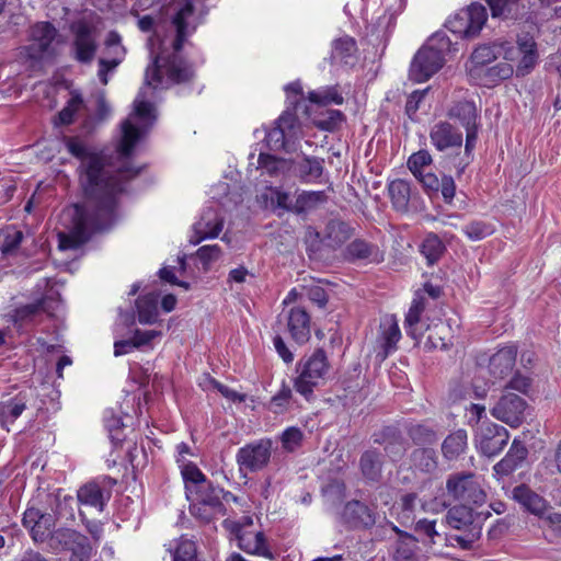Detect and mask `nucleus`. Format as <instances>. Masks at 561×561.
<instances>
[{"label":"nucleus","mask_w":561,"mask_h":561,"mask_svg":"<svg viewBox=\"0 0 561 561\" xmlns=\"http://www.w3.org/2000/svg\"><path fill=\"white\" fill-rule=\"evenodd\" d=\"M505 43L482 44L478 46L471 54L470 67H485L493 62L504 51Z\"/></svg>","instance_id":"e433bc0d"},{"label":"nucleus","mask_w":561,"mask_h":561,"mask_svg":"<svg viewBox=\"0 0 561 561\" xmlns=\"http://www.w3.org/2000/svg\"><path fill=\"white\" fill-rule=\"evenodd\" d=\"M295 140L277 124L265 135V142L271 150H286Z\"/></svg>","instance_id":"bf43d9fd"},{"label":"nucleus","mask_w":561,"mask_h":561,"mask_svg":"<svg viewBox=\"0 0 561 561\" xmlns=\"http://www.w3.org/2000/svg\"><path fill=\"white\" fill-rule=\"evenodd\" d=\"M448 116L457 119L463 128L477 126L478 111L474 102L459 101L455 103L448 111Z\"/></svg>","instance_id":"4c0bfd02"},{"label":"nucleus","mask_w":561,"mask_h":561,"mask_svg":"<svg viewBox=\"0 0 561 561\" xmlns=\"http://www.w3.org/2000/svg\"><path fill=\"white\" fill-rule=\"evenodd\" d=\"M400 337L401 331L394 320L390 319L382 322L380 324V346L382 352H379L377 356L385 359L390 352L396 350Z\"/></svg>","instance_id":"c9c22d12"},{"label":"nucleus","mask_w":561,"mask_h":561,"mask_svg":"<svg viewBox=\"0 0 561 561\" xmlns=\"http://www.w3.org/2000/svg\"><path fill=\"white\" fill-rule=\"evenodd\" d=\"M343 257L350 263L366 261L368 263H380L383 255L377 244L370 243L364 239H354L343 250Z\"/></svg>","instance_id":"aec40b11"},{"label":"nucleus","mask_w":561,"mask_h":561,"mask_svg":"<svg viewBox=\"0 0 561 561\" xmlns=\"http://www.w3.org/2000/svg\"><path fill=\"white\" fill-rule=\"evenodd\" d=\"M445 251V244L434 232H428L420 245V252L425 256L427 265L437 263Z\"/></svg>","instance_id":"a18cd8bd"},{"label":"nucleus","mask_w":561,"mask_h":561,"mask_svg":"<svg viewBox=\"0 0 561 561\" xmlns=\"http://www.w3.org/2000/svg\"><path fill=\"white\" fill-rule=\"evenodd\" d=\"M298 112L299 111H295L293 106L287 105V108L275 122V124H277L282 129H284L285 133L294 140L297 138L298 133L300 130V124L297 116Z\"/></svg>","instance_id":"4d7b16f0"},{"label":"nucleus","mask_w":561,"mask_h":561,"mask_svg":"<svg viewBox=\"0 0 561 561\" xmlns=\"http://www.w3.org/2000/svg\"><path fill=\"white\" fill-rule=\"evenodd\" d=\"M290 171L302 183H318L324 171V160L304 154L301 159L290 161Z\"/></svg>","instance_id":"4be33fe9"},{"label":"nucleus","mask_w":561,"mask_h":561,"mask_svg":"<svg viewBox=\"0 0 561 561\" xmlns=\"http://www.w3.org/2000/svg\"><path fill=\"white\" fill-rule=\"evenodd\" d=\"M24 234L14 226H8L0 230V252L3 257L14 255L20 248Z\"/></svg>","instance_id":"37998d69"},{"label":"nucleus","mask_w":561,"mask_h":561,"mask_svg":"<svg viewBox=\"0 0 561 561\" xmlns=\"http://www.w3.org/2000/svg\"><path fill=\"white\" fill-rule=\"evenodd\" d=\"M411 461L413 466L425 473H432L437 469V454L431 447L415 448L411 453Z\"/></svg>","instance_id":"c03bdc74"},{"label":"nucleus","mask_w":561,"mask_h":561,"mask_svg":"<svg viewBox=\"0 0 561 561\" xmlns=\"http://www.w3.org/2000/svg\"><path fill=\"white\" fill-rule=\"evenodd\" d=\"M256 170L261 175L280 180L290 171V160L276 158L268 153H260Z\"/></svg>","instance_id":"c85d7f7f"},{"label":"nucleus","mask_w":561,"mask_h":561,"mask_svg":"<svg viewBox=\"0 0 561 561\" xmlns=\"http://www.w3.org/2000/svg\"><path fill=\"white\" fill-rule=\"evenodd\" d=\"M112 495L111 489L99 481H90L79 488L77 499L81 505L103 512Z\"/></svg>","instance_id":"6ab92c4d"},{"label":"nucleus","mask_w":561,"mask_h":561,"mask_svg":"<svg viewBox=\"0 0 561 561\" xmlns=\"http://www.w3.org/2000/svg\"><path fill=\"white\" fill-rule=\"evenodd\" d=\"M461 231L470 241H480L494 233V226L485 220L474 219L466 224Z\"/></svg>","instance_id":"603ef678"},{"label":"nucleus","mask_w":561,"mask_h":561,"mask_svg":"<svg viewBox=\"0 0 561 561\" xmlns=\"http://www.w3.org/2000/svg\"><path fill=\"white\" fill-rule=\"evenodd\" d=\"M190 513L203 523H210L219 516H225L226 513H219L215 508L202 505L201 503L191 501Z\"/></svg>","instance_id":"774afa93"},{"label":"nucleus","mask_w":561,"mask_h":561,"mask_svg":"<svg viewBox=\"0 0 561 561\" xmlns=\"http://www.w3.org/2000/svg\"><path fill=\"white\" fill-rule=\"evenodd\" d=\"M383 454L377 448L365 450L359 458V470L365 481L378 483L382 479Z\"/></svg>","instance_id":"393cba45"},{"label":"nucleus","mask_w":561,"mask_h":561,"mask_svg":"<svg viewBox=\"0 0 561 561\" xmlns=\"http://www.w3.org/2000/svg\"><path fill=\"white\" fill-rule=\"evenodd\" d=\"M290 399H291V389L288 386H286L285 383H283L279 391L275 396L272 397L270 404H268V409L273 413H276V414L283 413L284 411L287 410Z\"/></svg>","instance_id":"69168bd1"},{"label":"nucleus","mask_w":561,"mask_h":561,"mask_svg":"<svg viewBox=\"0 0 561 561\" xmlns=\"http://www.w3.org/2000/svg\"><path fill=\"white\" fill-rule=\"evenodd\" d=\"M328 201L324 191H304L295 199L291 205V211L301 215L317 209L320 205Z\"/></svg>","instance_id":"f704fd0d"},{"label":"nucleus","mask_w":561,"mask_h":561,"mask_svg":"<svg viewBox=\"0 0 561 561\" xmlns=\"http://www.w3.org/2000/svg\"><path fill=\"white\" fill-rule=\"evenodd\" d=\"M84 107L82 95L73 91L68 100L66 106L58 113L55 124L56 125H70L75 121V116Z\"/></svg>","instance_id":"09e8293b"},{"label":"nucleus","mask_w":561,"mask_h":561,"mask_svg":"<svg viewBox=\"0 0 561 561\" xmlns=\"http://www.w3.org/2000/svg\"><path fill=\"white\" fill-rule=\"evenodd\" d=\"M417 494L414 492L405 493L393 508L397 511L398 519L401 525H407L413 520Z\"/></svg>","instance_id":"864d4df0"},{"label":"nucleus","mask_w":561,"mask_h":561,"mask_svg":"<svg viewBox=\"0 0 561 561\" xmlns=\"http://www.w3.org/2000/svg\"><path fill=\"white\" fill-rule=\"evenodd\" d=\"M345 115L340 110H330L316 122L317 127L325 131H334L343 124Z\"/></svg>","instance_id":"680f3d73"},{"label":"nucleus","mask_w":561,"mask_h":561,"mask_svg":"<svg viewBox=\"0 0 561 561\" xmlns=\"http://www.w3.org/2000/svg\"><path fill=\"white\" fill-rule=\"evenodd\" d=\"M512 497L525 511L540 518H543L545 513L549 508L548 502L526 484L515 486L512 491Z\"/></svg>","instance_id":"b1692460"},{"label":"nucleus","mask_w":561,"mask_h":561,"mask_svg":"<svg viewBox=\"0 0 561 561\" xmlns=\"http://www.w3.org/2000/svg\"><path fill=\"white\" fill-rule=\"evenodd\" d=\"M373 442L383 446L386 455L393 462L400 461L410 447V443L403 433L393 425L385 426L379 432L374 433Z\"/></svg>","instance_id":"f8f14e48"},{"label":"nucleus","mask_w":561,"mask_h":561,"mask_svg":"<svg viewBox=\"0 0 561 561\" xmlns=\"http://www.w3.org/2000/svg\"><path fill=\"white\" fill-rule=\"evenodd\" d=\"M238 546L247 553L260 556L273 560L274 556L266 542L265 535L262 531H243L237 536Z\"/></svg>","instance_id":"bb28decb"},{"label":"nucleus","mask_w":561,"mask_h":561,"mask_svg":"<svg viewBox=\"0 0 561 561\" xmlns=\"http://www.w3.org/2000/svg\"><path fill=\"white\" fill-rule=\"evenodd\" d=\"M172 561H199L196 541L182 535L172 553Z\"/></svg>","instance_id":"3c124183"},{"label":"nucleus","mask_w":561,"mask_h":561,"mask_svg":"<svg viewBox=\"0 0 561 561\" xmlns=\"http://www.w3.org/2000/svg\"><path fill=\"white\" fill-rule=\"evenodd\" d=\"M55 518L51 514L45 513L42 518L36 523L35 527L30 530V535L34 542H44L49 540L55 533Z\"/></svg>","instance_id":"6e6d98bb"},{"label":"nucleus","mask_w":561,"mask_h":561,"mask_svg":"<svg viewBox=\"0 0 561 561\" xmlns=\"http://www.w3.org/2000/svg\"><path fill=\"white\" fill-rule=\"evenodd\" d=\"M273 442L261 438L239 448L236 461L241 472H257L264 469L271 459Z\"/></svg>","instance_id":"1a4fd4ad"},{"label":"nucleus","mask_w":561,"mask_h":561,"mask_svg":"<svg viewBox=\"0 0 561 561\" xmlns=\"http://www.w3.org/2000/svg\"><path fill=\"white\" fill-rule=\"evenodd\" d=\"M287 93V103L295 111H301L302 114L309 115V107L304 98L302 85L300 81L290 82L285 87Z\"/></svg>","instance_id":"5fc2aeb1"},{"label":"nucleus","mask_w":561,"mask_h":561,"mask_svg":"<svg viewBox=\"0 0 561 561\" xmlns=\"http://www.w3.org/2000/svg\"><path fill=\"white\" fill-rule=\"evenodd\" d=\"M159 294L148 293L139 296L136 300V308L138 312V321L141 324H153L159 317Z\"/></svg>","instance_id":"7c9ffc66"},{"label":"nucleus","mask_w":561,"mask_h":561,"mask_svg":"<svg viewBox=\"0 0 561 561\" xmlns=\"http://www.w3.org/2000/svg\"><path fill=\"white\" fill-rule=\"evenodd\" d=\"M450 45L451 42L445 33L437 32L432 35L414 55L409 78L417 83L427 81L444 66Z\"/></svg>","instance_id":"7ed1b4c3"},{"label":"nucleus","mask_w":561,"mask_h":561,"mask_svg":"<svg viewBox=\"0 0 561 561\" xmlns=\"http://www.w3.org/2000/svg\"><path fill=\"white\" fill-rule=\"evenodd\" d=\"M514 69L506 61L497 62L493 66L469 67V77L479 85L491 88L512 77Z\"/></svg>","instance_id":"dca6fc26"},{"label":"nucleus","mask_w":561,"mask_h":561,"mask_svg":"<svg viewBox=\"0 0 561 561\" xmlns=\"http://www.w3.org/2000/svg\"><path fill=\"white\" fill-rule=\"evenodd\" d=\"M27 407V397L25 393L20 392L14 398H11L0 403V423L2 427L13 424L18 417L24 412Z\"/></svg>","instance_id":"2f4dec72"},{"label":"nucleus","mask_w":561,"mask_h":561,"mask_svg":"<svg viewBox=\"0 0 561 561\" xmlns=\"http://www.w3.org/2000/svg\"><path fill=\"white\" fill-rule=\"evenodd\" d=\"M56 34L57 31L51 23H36L31 30L32 47L35 48L38 54L46 53L55 39Z\"/></svg>","instance_id":"72a5a7b5"},{"label":"nucleus","mask_w":561,"mask_h":561,"mask_svg":"<svg viewBox=\"0 0 561 561\" xmlns=\"http://www.w3.org/2000/svg\"><path fill=\"white\" fill-rule=\"evenodd\" d=\"M425 306H426V299L421 295H416L413 298L412 304L409 308V311L405 316L404 325H405L407 334L415 340H417L422 335L421 331L417 332L416 325L420 322L421 314L425 310Z\"/></svg>","instance_id":"79ce46f5"},{"label":"nucleus","mask_w":561,"mask_h":561,"mask_svg":"<svg viewBox=\"0 0 561 561\" xmlns=\"http://www.w3.org/2000/svg\"><path fill=\"white\" fill-rule=\"evenodd\" d=\"M201 0H176L172 4L171 25L174 35L171 41L161 39L158 50L151 49V62L145 72V84L152 88L169 87L190 82L195 71L181 53L188 37L204 22L206 7H197Z\"/></svg>","instance_id":"f03ea898"},{"label":"nucleus","mask_w":561,"mask_h":561,"mask_svg":"<svg viewBox=\"0 0 561 561\" xmlns=\"http://www.w3.org/2000/svg\"><path fill=\"white\" fill-rule=\"evenodd\" d=\"M341 522L350 529H370L376 524V513L365 503L352 500L344 505Z\"/></svg>","instance_id":"4468645a"},{"label":"nucleus","mask_w":561,"mask_h":561,"mask_svg":"<svg viewBox=\"0 0 561 561\" xmlns=\"http://www.w3.org/2000/svg\"><path fill=\"white\" fill-rule=\"evenodd\" d=\"M140 138L141 130L131 124L130 119H126L122 123V138L117 147V152L122 160H127L131 156Z\"/></svg>","instance_id":"473e14b6"},{"label":"nucleus","mask_w":561,"mask_h":561,"mask_svg":"<svg viewBox=\"0 0 561 561\" xmlns=\"http://www.w3.org/2000/svg\"><path fill=\"white\" fill-rule=\"evenodd\" d=\"M489 516L488 511L476 512L467 504H461L449 508L445 518L451 528L462 531L455 540L461 548L469 549L480 538L482 524Z\"/></svg>","instance_id":"39448f33"},{"label":"nucleus","mask_w":561,"mask_h":561,"mask_svg":"<svg viewBox=\"0 0 561 561\" xmlns=\"http://www.w3.org/2000/svg\"><path fill=\"white\" fill-rule=\"evenodd\" d=\"M508 431L499 424L483 423L479 427L474 442L477 449L485 457L499 455L507 445Z\"/></svg>","instance_id":"9d476101"},{"label":"nucleus","mask_w":561,"mask_h":561,"mask_svg":"<svg viewBox=\"0 0 561 561\" xmlns=\"http://www.w3.org/2000/svg\"><path fill=\"white\" fill-rule=\"evenodd\" d=\"M526 447L514 440L505 457L494 466V471L501 476H508L516 470L527 457Z\"/></svg>","instance_id":"c756f323"},{"label":"nucleus","mask_w":561,"mask_h":561,"mask_svg":"<svg viewBox=\"0 0 561 561\" xmlns=\"http://www.w3.org/2000/svg\"><path fill=\"white\" fill-rule=\"evenodd\" d=\"M432 157L427 150H419L410 156L408 168L414 176L422 175L430 169Z\"/></svg>","instance_id":"052dcab7"},{"label":"nucleus","mask_w":561,"mask_h":561,"mask_svg":"<svg viewBox=\"0 0 561 561\" xmlns=\"http://www.w3.org/2000/svg\"><path fill=\"white\" fill-rule=\"evenodd\" d=\"M106 54L112 58H118L122 62L126 55V48L122 44V36L116 31H110L104 42Z\"/></svg>","instance_id":"0e129e2a"},{"label":"nucleus","mask_w":561,"mask_h":561,"mask_svg":"<svg viewBox=\"0 0 561 561\" xmlns=\"http://www.w3.org/2000/svg\"><path fill=\"white\" fill-rule=\"evenodd\" d=\"M331 365L323 348H317L309 356H305L297 364L298 376L294 388L306 400H311L313 390L320 386L329 375Z\"/></svg>","instance_id":"20e7f679"},{"label":"nucleus","mask_w":561,"mask_h":561,"mask_svg":"<svg viewBox=\"0 0 561 561\" xmlns=\"http://www.w3.org/2000/svg\"><path fill=\"white\" fill-rule=\"evenodd\" d=\"M307 99L310 103L318 106L341 105L344 102L337 85L320 87L317 90L310 91Z\"/></svg>","instance_id":"a19ab883"},{"label":"nucleus","mask_w":561,"mask_h":561,"mask_svg":"<svg viewBox=\"0 0 561 561\" xmlns=\"http://www.w3.org/2000/svg\"><path fill=\"white\" fill-rule=\"evenodd\" d=\"M96 50L98 43L91 26L79 23L73 30L72 57L80 64L89 65L93 61Z\"/></svg>","instance_id":"ddd939ff"},{"label":"nucleus","mask_w":561,"mask_h":561,"mask_svg":"<svg viewBox=\"0 0 561 561\" xmlns=\"http://www.w3.org/2000/svg\"><path fill=\"white\" fill-rule=\"evenodd\" d=\"M407 434L415 446L430 447L438 440L436 432L426 424H410Z\"/></svg>","instance_id":"49530a36"},{"label":"nucleus","mask_w":561,"mask_h":561,"mask_svg":"<svg viewBox=\"0 0 561 561\" xmlns=\"http://www.w3.org/2000/svg\"><path fill=\"white\" fill-rule=\"evenodd\" d=\"M357 45L353 37L345 35L336 38L332 43V51L330 56L333 65H353L355 62V54Z\"/></svg>","instance_id":"cd10ccee"},{"label":"nucleus","mask_w":561,"mask_h":561,"mask_svg":"<svg viewBox=\"0 0 561 561\" xmlns=\"http://www.w3.org/2000/svg\"><path fill=\"white\" fill-rule=\"evenodd\" d=\"M388 192L393 208L401 213L408 211L411 196L409 182L402 179L393 180L388 185Z\"/></svg>","instance_id":"58836bf2"},{"label":"nucleus","mask_w":561,"mask_h":561,"mask_svg":"<svg viewBox=\"0 0 561 561\" xmlns=\"http://www.w3.org/2000/svg\"><path fill=\"white\" fill-rule=\"evenodd\" d=\"M448 495L467 504L482 505L485 501V493L481 489L477 477L471 472H455L446 480Z\"/></svg>","instance_id":"6e6552de"},{"label":"nucleus","mask_w":561,"mask_h":561,"mask_svg":"<svg viewBox=\"0 0 561 561\" xmlns=\"http://www.w3.org/2000/svg\"><path fill=\"white\" fill-rule=\"evenodd\" d=\"M286 320L291 339L300 345L307 343L311 336L308 311L302 307H293L287 312Z\"/></svg>","instance_id":"412c9836"},{"label":"nucleus","mask_w":561,"mask_h":561,"mask_svg":"<svg viewBox=\"0 0 561 561\" xmlns=\"http://www.w3.org/2000/svg\"><path fill=\"white\" fill-rule=\"evenodd\" d=\"M468 435L465 430H457L450 433L442 444L443 456L447 460L457 459L467 448Z\"/></svg>","instance_id":"ea45409f"},{"label":"nucleus","mask_w":561,"mask_h":561,"mask_svg":"<svg viewBox=\"0 0 561 561\" xmlns=\"http://www.w3.org/2000/svg\"><path fill=\"white\" fill-rule=\"evenodd\" d=\"M221 254V249L218 244H209L201 247L194 256L196 264H201V270L206 273L210 268L213 262L217 261Z\"/></svg>","instance_id":"13d9d810"},{"label":"nucleus","mask_w":561,"mask_h":561,"mask_svg":"<svg viewBox=\"0 0 561 561\" xmlns=\"http://www.w3.org/2000/svg\"><path fill=\"white\" fill-rule=\"evenodd\" d=\"M230 495V492L225 491L218 485H214L211 482H208L205 485L188 493L187 499L190 501L201 503L202 505L209 506L210 508H215L219 513H226V506L222 503V500Z\"/></svg>","instance_id":"5701e85b"},{"label":"nucleus","mask_w":561,"mask_h":561,"mask_svg":"<svg viewBox=\"0 0 561 561\" xmlns=\"http://www.w3.org/2000/svg\"><path fill=\"white\" fill-rule=\"evenodd\" d=\"M354 233L355 228L351 224L341 219H331L325 225L322 242L332 249H337L350 240Z\"/></svg>","instance_id":"a878e982"},{"label":"nucleus","mask_w":561,"mask_h":561,"mask_svg":"<svg viewBox=\"0 0 561 561\" xmlns=\"http://www.w3.org/2000/svg\"><path fill=\"white\" fill-rule=\"evenodd\" d=\"M430 139L438 151L459 150L462 146V133L448 122H438L433 125Z\"/></svg>","instance_id":"f3484780"},{"label":"nucleus","mask_w":561,"mask_h":561,"mask_svg":"<svg viewBox=\"0 0 561 561\" xmlns=\"http://www.w3.org/2000/svg\"><path fill=\"white\" fill-rule=\"evenodd\" d=\"M224 227V218L219 211L213 207L203 210L199 219L194 224V236L191 237V243L198 244L205 239H214L219 236Z\"/></svg>","instance_id":"2eb2a0df"},{"label":"nucleus","mask_w":561,"mask_h":561,"mask_svg":"<svg viewBox=\"0 0 561 561\" xmlns=\"http://www.w3.org/2000/svg\"><path fill=\"white\" fill-rule=\"evenodd\" d=\"M520 0H486L493 18L507 19L518 9Z\"/></svg>","instance_id":"e2e57ef3"},{"label":"nucleus","mask_w":561,"mask_h":561,"mask_svg":"<svg viewBox=\"0 0 561 561\" xmlns=\"http://www.w3.org/2000/svg\"><path fill=\"white\" fill-rule=\"evenodd\" d=\"M302 438L304 434L300 428L294 426L288 427L280 436L282 446L286 451L293 453L300 447Z\"/></svg>","instance_id":"338daca9"},{"label":"nucleus","mask_w":561,"mask_h":561,"mask_svg":"<svg viewBox=\"0 0 561 561\" xmlns=\"http://www.w3.org/2000/svg\"><path fill=\"white\" fill-rule=\"evenodd\" d=\"M181 472L185 482L186 494L195 491L196 489L209 482L206 476L194 462L190 461L183 465Z\"/></svg>","instance_id":"8fccbe9b"},{"label":"nucleus","mask_w":561,"mask_h":561,"mask_svg":"<svg viewBox=\"0 0 561 561\" xmlns=\"http://www.w3.org/2000/svg\"><path fill=\"white\" fill-rule=\"evenodd\" d=\"M49 547L54 551H70L69 561H89L92 554L89 538L69 528L55 530L49 539Z\"/></svg>","instance_id":"423d86ee"},{"label":"nucleus","mask_w":561,"mask_h":561,"mask_svg":"<svg viewBox=\"0 0 561 561\" xmlns=\"http://www.w3.org/2000/svg\"><path fill=\"white\" fill-rule=\"evenodd\" d=\"M65 145L80 160L79 183L85 199L82 205H75L69 232L58 233V248L61 251L77 250L88 242L91 233L112 226L125 182L141 171V168L127 165L115 170L106 154L91 151L77 137H66Z\"/></svg>","instance_id":"f257e3e1"},{"label":"nucleus","mask_w":561,"mask_h":561,"mask_svg":"<svg viewBox=\"0 0 561 561\" xmlns=\"http://www.w3.org/2000/svg\"><path fill=\"white\" fill-rule=\"evenodd\" d=\"M57 301L51 297H43L32 304L24 305L18 309V316L21 319H32L33 317L45 312L49 316L54 313Z\"/></svg>","instance_id":"de8ad7c7"},{"label":"nucleus","mask_w":561,"mask_h":561,"mask_svg":"<svg viewBox=\"0 0 561 561\" xmlns=\"http://www.w3.org/2000/svg\"><path fill=\"white\" fill-rule=\"evenodd\" d=\"M486 20L485 7L480 3H472L449 18L445 26L451 33L469 38L480 33Z\"/></svg>","instance_id":"0eeeda50"},{"label":"nucleus","mask_w":561,"mask_h":561,"mask_svg":"<svg viewBox=\"0 0 561 561\" xmlns=\"http://www.w3.org/2000/svg\"><path fill=\"white\" fill-rule=\"evenodd\" d=\"M517 353V346L514 344L500 347L489 358V374L500 380L508 377L516 365Z\"/></svg>","instance_id":"a211bd4d"},{"label":"nucleus","mask_w":561,"mask_h":561,"mask_svg":"<svg viewBox=\"0 0 561 561\" xmlns=\"http://www.w3.org/2000/svg\"><path fill=\"white\" fill-rule=\"evenodd\" d=\"M526 401L515 393L503 394L491 409V414L496 420L512 427L519 426L525 419Z\"/></svg>","instance_id":"9b49d317"}]
</instances>
